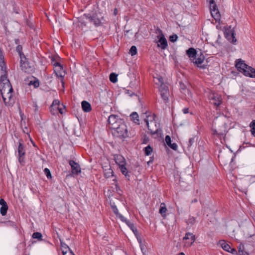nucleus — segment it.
Returning <instances> with one entry per match:
<instances>
[{"mask_svg":"<svg viewBox=\"0 0 255 255\" xmlns=\"http://www.w3.org/2000/svg\"><path fill=\"white\" fill-rule=\"evenodd\" d=\"M0 69L1 74L0 77V92L5 105L10 106L14 103L12 95L13 89L7 79L6 66L3 62L0 63Z\"/></svg>","mask_w":255,"mask_h":255,"instance_id":"f257e3e1","label":"nucleus"},{"mask_svg":"<svg viewBox=\"0 0 255 255\" xmlns=\"http://www.w3.org/2000/svg\"><path fill=\"white\" fill-rule=\"evenodd\" d=\"M113 134L120 138H126L127 137H131L134 135L135 132L134 130H131L128 132L127 127L125 124L124 121L121 122L119 126H117V128L113 129Z\"/></svg>","mask_w":255,"mask_h":255,"instance_id":"f03ea898","label":"nucleus"},{"mask_svg":"<svg viewBox=\"0 0 255 255\" xmlns=\"http://www.w3.org/2000/svg\"><path fill=\"white\" fill-rule=\"evenodd\" d=\"M142 117L150 133L154 134L157 133L159 128L157 126L156 123L154 120V116L150 115V113L146 112L143 114Z\"/></svg>","mask_w":255,"mask_h":255,"instance_id":"7ed1b4c3","label":"nucleus"},{"mask_svg":"<svg viewBox=\"0 0 255 255\" xmlns=\"http://www.w3.org/2000/svg\"><path fill=\"white\" fill-rule=\"evenodd\" d=\"M225 119L220 120V121L217 119L214 122L215 128L213 129V134L218 137L224 136L227 132V126L224 121Z\"/></svg>","mask_w":255,"mask_h":255,"instance_id":"20e7f679","label":"nucleus"},{"mask_svg":"<svg viewBox=\"0 0 255 255\" xmlns=\"http://www.w3.org/2000/svg\"><path fill=\"white\" fill-rule=\"evenodd\" d=\"M51 63L54 67V71L55 75L58 78H60L61 79V82L62 84H64V82L63 81V78L65 75V72L63 70V67L62 65L53 59H52Z\"/></svg>","mask_w":255,"mask_h":255,"instance_id":"39448f33","label":"nucleus"},{"mask_svg":"<svg viewBox=\"0 0 255 255\" xmlns=\"http://www.w3.org/2000/svg\"><path fill=\"white\" fill-rule=\"evenodd\" d=\"M123 121V120L117 115H112L110 116L108 119L110 128L113 129L115 127L117 128V126H119V124Z\"/></svg>","mask_w":255,"mask_h":255,"instance_id":"423d86ee","label":"nucleus"},{"mask_svg":"<svg viewBox=\"0 0 255 255\" xmlns=\"http://www.w3.org/2000/svg\"><path fill=\"white\" fill-rule=\"evenodd\" d=\"M209 99L211 104L217 107L221 105L222 100L220 95L214 92H211L209 94Z\"/></svg>","mask_w":255,"mask_h":255,"instance_id":"0eeeda50","label":"nucleus"},{"mask_svg":"<svg viewBox=\"0 0 255 255\" xmlns=\"http://www.w3.org/2000/svg\"><path fill=\"white\" fill-rule=\"evenodd\" d=\"M159 34L157 36L158 41L157 46L160 47L162 49H165L168 46L167 41L160 29H158Z\"/></svg>","mask_w":255,"mask_h":255,"instance_id":"6e6552de","label":"nucleus"},{"mask_svg":"<svg viewBox=\"0 0 255 255\" xmlns=\"http://www.w3.org/2000/svg\"><path fill=\"white\" fill-rule=\"evenodd\" d=\"M184 240V246L185 247H190L191 246L195 241V236L192 233H187L185 234Z\"/></svg>","mask_w":255,"mask_h":255,"instance_id":"1a4fd4ad","label":"nucleus"},{"mask_svg":"<svg viewBox=\"0 0 255 255\" xmlns=\"http://www.w3.org/2000/svg\"><path fill=\"white\" fill-rule=\"evenodd\" d=\"M159 91L160 95L165 103L168 102V97L169 96V92L168 86L166 85H162L159 87Z\"/></svg>","mask_w":255,"mask_h":255,"instance_id":"9d476101","label":"nucleus"},{"mask_svg":"<svg viewBox=\"0 0 255 255\" xmlns=\"http://www.w3.org/2000/svg\"><path fill=\"white\" fill-rule=\"evenodd\" d=\"M205 60V57L204 55L200 52V54H197V56L195 59H192V61L193 63L197 66L198 67L200 68L205 69L206 68V66L204 65H202Z\"/></svg>","mask_w":255,"mask_h":255,"instance_id":"9b49d317","label":"nucleus"},{"mask_svg":"<svg viewBox=\"0 0 255 255\" xmlns=\"http://www.w3.org/2000/svg\"><path fill=\"white\" fill-rule=\"evenodd\" d=\"M235 35V31L231 26L225 29V35L226 37L233 43L237 41Z\"/></svg>","mask_w":255,"mask_h":255,"instance_id":"f8f14e48","label":"nucleus"},{"mask_svg":"<svg viewBox=\"0 0 255 255\" xmlns=\"http://www.w3.org/2000/svg\"><path fill=\"white\" fill-rule=\"evenodd\" d=\"M20 66L21 69L25 72H28L29 69H30V67L29 66V63L25 55H23L22 57L20 58Z\"/></svg>","mask_w":255,"mask_h":255,"instance_id":"ddd939ff","label":"nucleus"},{"mask_svg":"<svg viewBox=\"0 0 255 255\" xmlns=\"http://www.w3.org/2000/svg\"><path fill=\"white\" fill-rule=\"evenodd\" d=\"M22 140H19L18 146V154L19 156V161L21 162L23 160V156L25 155L24 147L21 142Z\"/></svg>","mask_w":255,"mask_h":255,"instance_id":"4468645a","label":"nucleus"},{"mask_svg":"<svg viewBox=\"0 0 255 255\" xmlns=\"http://www.w3.org/2000/svg\"><path fill=\"white\" fill-rule=\"evenodd\" d=\"M60 102L58 100H54L50 107V111L53 112L52 111L58 110L59 112L62 114L64 113V110L60 108Z\"/></svg>","mask_w":255,"mask_h":255,"instance_id":"2eb2a0df","label":"nucleus"},{"mask_svg":"<svg viewBox=\"0 0 255 255\" xmlns=\"http://www.w3.org/2000/svg\"><path fill=\"white\" fill-rule=\"evenodd\" d=\"M69 163L71 167L72 173L78 174L81 172L80 166L77 163L72 160H70Z\"/></svg>","mask_w":255,"mask_h":255,"instance_id":"dca6fc26","label":"nucleus"},{"mask_svg":"<svg viewBox=\"0 0 255 255\" xmlns=\"http://www.w3.org/2000/svg\"><path fill=\"white\" fill-rule=\"evenodd\" d=\"M114 159L116 163L119 166L126 165L127 163L125 158L121 155L117 154L114 156Z\"/></svg>","mask_w":255,"mask_h":255,"instance_id":"f3484780","label":"nucleus"},{"mask_svg":"<svg viewBox=\"0 0 255 255\" xmlns=\"http://www.w3.org/2000/svg\"><path fill=\"white\" fill-rule=\"evenodd\" d=\"M243 73L246 76H249L252 78L255 77V69L248 65Z\"/></svg>","mask_w":255,"mask_h":255,"instance_id":"a211bd4d","label":"nucleus"},{"mask_svg":"<svg viewBox=\"0 0 255 255\" xmlns=\"http://www.w3.org/2000/svg\"><path fill=\"white\" fill-rule=\"evenodd\" d=\"M248 65L244 62V61L241 59L237 60L236 63V67L241 72H243Z\"/></svg>","mask_w":255,"mask_h":255,"instance_id":"6ab92c4d","label":"nucleus"},{"mask_svg":"<svg viewBox=\"0 0 255 255\" xmlns=\"http://www.w3.org/2000/svg\"><path fill=\"white\" fill-rule=\"evenodd\" d=\"M186 54L192 61V59H195L197 56V52L193 48H190L186 51Z\"/></svg>","mask_w":255,"mask_h":255,"instance_id":"aec40b11","label":"nucleus"},{"mask_svg":"<svg viewBox=\"0 0 255 255\" xmlns=\"http://www.w3.org/2000/svg\"><path fill=\"white\" fill-rule=\"evenodd\" d=\"M165 140L167 145L168 146H169L171 148L175 150L177 149V145L176 143H171V140L169 135H166L165 136Z\"/></svg>","mask_w":255,"mask_h":255,"instance_id":"412c9836","label":"nucleus"},{"mask_svg":"<svg viewBox=\"0 0 255 255\" xmlns=\"http://www.w3.org/2000/svg\"><path fill=\"white\" fill-rule=\"evenodd\" d=\"M104 173L105 177L106 178L114 177V172L110 166L107 167H106L104 169Z\"/></svg>","mask_w":255,"mask_h":255,"instance_id":"4be33fe9","label":"nucleus"},{"mask_svg":"<svg viewBox=\"0 0 255 255\" xmlns=\"http://www.w3.org/2000/svg\"><path fill=\"white\" fill-rule=\"evenodd\" d=\"M82 108L85 112H89L91 111L92 108L89 103L86 101H83L82 103Z\"/></svg>","mask_w":255,"mask_h":255,"instance_id":"5701e85b","label":"nucleus"},{"mask_svg":"<svg viewBox=\"0 0 255 255\" xmlns=\"http://www.w3.org/2000/svg\"><path fill=\"white\" fill-rule=\"evenodd\" d=\"M212 17L215 19L216 21H219L220 20L221 15L219 10H214L210 11Z\"/></svg>","mask_w":255,"mask_h":255,"instance_id":"b1692460","label":"nucleus"},{"mask_svg":"<svg viewBox=\"0 0 255 255\" xmlns=\"http://www.w3.org/2000/svg\"><path fill=\"white\" fill-rule=\"evenodd\" d=\"M219 244L222 249L227 252H229V250L231 249L230 246L224 240L220 241L219 242Z\"/></svg>","mask_w":255,"mask_h":255,"instance_id":"393cba45","label":"nucleus"},{"mask_svg":"<svg viewBox=\"0 0 255 255\" xmlns=\"http://www.w3.org/2000/svg\"><path fill=\"white\" fill-rule=\"evenodd\" d=\"M167 211V209L166 207V205L165 203H162L160 204V209H159V213L163 217H165L166 212Z\"/></svg>","mask_w":255,"mask_h":255,"instance_id":"a878e982","label":"nucleus"},{"mask_svg":"<svg viewBox=\"0 0 255 255\" xmlns=\"http://www.w3.org/2000/svg\"><path fill=\"white\" fill-rule=\"evenodd\" d=\"M131 120L137 124H139L138 115L136 112H133L130 116Z\"/></svg>","mask_w":255,"mask_h":255,"instance_id":"bb28decb","label":"nucleus"},{"mask_svg":"<svg viewBox=\"0 0 255 255\" xmlns=\"http://www.w3.org/2000/svg\"><path fill=\"white\" fill-rule=\"evenodd\" d=\"M154 82L156 85H158L160 86L162 85H166V84H164L163 82V79L162 77L159 76L156 78H154Z\"/></svg>","mask_w":255,"mask_h":255,"instance_id":"cd10ccee","label":"nucleus"},{"mask_svg":"<svg viewBox=\"0 0 255 255\" xmlns=\"http://www.w3.org/2000/svg\"><path fill=\"white\" fill-rule=\"evenodd\" d=\"M119 168L122 174L125 176L126 177H129V175L128 174V169L126 168V165H122L119 166Z\"/></svg>","mask_w":255,"mask_h":255,"instance_id":"c85d7f7f","label":"nucleus"},{"mask_svg":"<svg viewBox=\"0 0 255 255\" xmlns=\"http://www.w3.org/2000/svg\"><path fill=\"white\" fill-rule=\"evenodd\" d=\"M88 18L89 19L90 21L93 22L96 26H99L100 23V20L98 18H96L94 16H89Z\"/></svg>","mask_w":255,"mask_h":255,"instance_id":"c756f323","label":"nucleus"},{"mask_svg":"<svg viewBox=\"0 0 255 255\" xmlns=\"http://www.w3.org/2000/svg\"><path fill=\"white\" fill-rule=\"evenodd\" d=\"M210 3V11L214 10H218L217 6L214 1V0H207Z\"/></svg>","mask_w":255,"mask_h":255,"instance_id":"7c9ffc66","label":"nucleus"},{"mask_svg":"<svg viewBox=\"0 0 255 255\" xmlns=\"http://www.w3.org/2000/svg\"><path fill=\"white\" fill-rule=\"evenodd\" d=\"M129 228L132 230V231L133 232L135 235H136L137 234V230L136 228V227L134 226L133 224L131 223L129 221L128 222H127V223L126 224Z\"/></svg>","mask_w":255,"mask_h":255,"instance_id":"2f4dec72","label":"nucleus"},{"mask_svg":"<svg viewBox=\"0 0 255 255\" xmlns=\"http://www.w3.org/2000/svg\"><path fill=\"white\" fill-rule=\"evenodd\" d=\"M182 93L185 95L186 98H190L192 97L191 92L188 89H182Z\"/></svg>","mask_w":255,"mask_h":255,"instance_id":"473e14b6","label":"nucleus"},{"mask_svg":"<svg viewBox=\"0 0 255 255\" xmlns=\"http://www.w3.org/2000/svg\"><path fill=\"white\" fill-rule=\"evenodd\" d=\"M33 239H36L38 241L42 240V234L39 232H35L32 234V236Z\"/></svg>","mask_w":255,"mask_h":255,"instance_id":"72a5a7b5","label":"nucleus"},{"mask_svg":"<svg viewBox=\"0 0 255 255\" xmlns=\"http://www.w3.org/2000/svg\"><path fill=\"white\" fill-rule=\"evenodd\" d=\"M110 80L112 83H116L117 82V75L114 73H112L110 75Z\"/></svg>","mask_w":255,"mask_h":255,"instance_id":"f704fd0d","label":"nucleus"},{"mask_svg":"<svg viewBox=\"0 0 255 255\" xmlns=\"http://www.w3.org/2000/svg\"><path fill=\"white\" fill-rule=\"evenodd\" d=\"M16 51L18 52L20 58H21L23 55H24L22 52V47L21 45H17L16 48Z\"/></svg>","mask_w":255,"mask_h":255,"instance_id":"c9c22d12","label":"nucleus"},{"mask_svg":"<svg viewBox=\"0 0 255 255\" xmlns=\"http://www.w3.org/2000/svg\"><path fill=\"white\" fill-rule=\"evenodd\" d=\"M8 210L7 206H1L0 209V214L2 216H5Z\"/></svg>","mask_w":255,"mask_h":255,"instance_id":"e433bc0d","label":"nucleus"},{"mask_svg":"<svg viewBox=\"0 0 255 255\" xmlns=\"http://www.w3.org/2000/svg\"><path fill=\"white\" fill-rule=\"evenodd\" d=\"M144 152L146 155H149L152 152V148L150 145H148L145 147Z\"/></svg>","mask_w":255,"mask_h":255,"instance_id":"4c0bfd02","label":"nucleus"},{"mask_svg":"<svg viewBox=\"0 0 255 255\" xmlns=\"http://www.w3.org/2000/svg\"><path fill=\"white\" fill-rule=\"evenodd\" d=\"M129 53L132 56L135 55L137 53V49L136 46H132L130 49Z\"/></svg>","mask_w":255,"mask_h":255,"instance_id":"58836bf2","label":"nucleus"},{"mask_svg":"<svg viewBox=\"0 0 255 255\" xmlns=\"http://www.w3.org/2000/svg\"><path fill=\"white\" fill-rule=\"evenodd\" d=\"M242 248H243V246L242 247L241 246H240L238 248L239 255H249V254L247 252L244 251Z\"/></svg>","mask_w":255,"mask_h":255,"instance_id":"ea45409f","label":"nucleus"},{"mask_svg":"<svg viewBox=\"0 0 255 255\" xmlns=\"http://www.w3.org/2000/svg\"><path fill=\"white\" fill-rule=\"evenodd\" d=\"M186 223L188 225H193L195 223V218L193 217H190Z\"/></svg>","mask_w":255,"mask_h":255,"instance_id":"a19ab883","label":"nucleus"},{"mask_svg":"<svg viewBox=\"0 0 255 255\" xmlns=\"http://www.w3.org/2000/svg\"><path fill=\"white\" fill-rule=\"evenodd\" d=\"M44 172L48 178H51V174L49 169L45 168L44 169Z\"/></svg>","mask_w":255,"mask_h":255,"instance_id":"79ce46f5","label":"nucleus"},{"mask_svg":"<svg viewBox=\"0 0 255 255\" xmlns=\"http://www.w3.org/2000/svg\"><path fill=\"white\" fill-rule=\"evenodd\" d=\"M178 36L176 34H173L169 37V40L171 42H175L177 40Z\"/></svg>","mask_w":255,"mask_h":255,"instance_id":"37998d69","label":"nucleus"},{"mask_svg":"<svg viewBox=\"0 0 255 255\" xmlns=\"http://www.w3.org/2000/svg\"><path fill=\"white\" fill-rule=\"evenodd\" d=\"M118 217H119L120 220L124 222H125L126 224L127 223V222H128L129 221L127 220L122 215H121V214H119L118 216H117Z\"/></svg>","mask_w":255,"mask_h":255,"instance_id":"c03bdc74","label":"nucleus"},{"mask_svg":"<svg viewBox=\"0 0 255 255\" xmlns=\"http://www.w3.org/2000/svg\"><path fill=\"white\" fill-rule=\"evenodd\" d=\"M112 208L113 212L117 215V216L120 214L118 209L116 206H112Z\"/></svg>","mask_w":255,"mask_h":255,"instance_id":"a18cd8bd","label":"nucleus"},{"mask_svg":"<svg viewBox=\"0 0 255 255\" xmlns=\"http://www.w3.org/2000/svg\"><path fill=\"white\" fill-rule=\"evenodd\" d=\"M30 84L33 85L35 88L38 87L39 86V83L38 81L34 82L31 81Z\"/></svg>","mask_w":255,"mask_h":255,"instance_id":"49530a36","label":"nucleus"},{"mask_svg":"<svg viewBox=\"0 0 255 255\" xmlns=\"http://www.w3.org/2000/svg\"><path fill=\"white\" fill-rule=\"evenodd\" d=\"M62 254H64V252H67L68 251H70L71 249L69 248L68 246L67 245H65V248H62Z\"/></svg>","mask_w":255,"mask_h":255,"instance_id":"de8ad7c7","label":"nucleus"},{"mask_svg":"<svg viewBox=\"0 0 255 255\" xmlns=\"http://www.w3.org/2000/svg\"><path fill=\"white\" fill-rule=\"evenodd\" d=\"M63 255H75L71 250L68 251L67 252H64Z\"/></svg>","mask_w":255,"mask_h":255,"instance_id":"09e8293b","label":"nucleus"},{"mask_svg":"<svg viewBox=\"0 0 255 255\" xmlns=\"http://www.w3.org/2000/svg\"><path fill=\"white\" fill-rule=\"evenodd\" d=\"M0 205H1V206H7L6 202L3 199H0Z\"/></svg>","mask_w":255,"mask_h":255,"instance_id":"8fccbe9b","label":"nucleus"},{"mask_svg":"<svg viewBox=\"0 0 255 255\" xmlns=\"http://www.w3.org/2000/svg\"><path fill=\"white\" fill-rule=\"evenodd\" d=\"M250 127L252 128V129L255 128V120L253 121L250 124Z\"/></svg>","mask_w":255,"mask_h":255,"instance_id":"3c124183","label":"nucleus"},{"mask_svg":"<svg viewBox=\"0 0 255 255\" xmlns=\"http://www.w3.org/2000/svg\"><path fill=\"white\" fill-rule=\"evenodd\" d=\"M229 253H232L233 254H237V251L236 249H234V248H231V249L229 250Z\"/></svg>","mask_w":255,"mask_h":255,"instance_id":"603ef678","label":"nucleus"},{"mask_svg":"<svg viewBox=\"0 0 255 255\" xmlns=\"http://www.w3.org/2000/svg\"><path fill=\"white\" fill-rule=\"evenodd\" d=\"M182 111L184 114H187L189 113V109L187 108H185L182 110Z\"/></svg>","mask_w":255,"mask_h":255,"instance_id":"864d4df0","label":"nucleus"},{"mask_svg":"<svg viewBox=\"0 0 255 255\" xmlns=\"http://www.w3.org/2000/svg\"><path fill=\"white\" fill-rule=\"evenodd\" d=\"M198 202V199L197 198H195L191 201V203H194Z\"/></svg>","mask_w":255,"mask_h":255,"instance_id":"5fc2aeb1","label":"nucleus"},{"mask_svg":"<svg viewBox=\"0 0 255 255\" xmlns=\"http://www.w3.org/2000/svg\"><path fill=\"white\" fill-rule=\"evenodd\" d=\"M26 244L25 242H23L22 243L20 244L19 246H22V247H24Z\"/></svg>","mask_w":255,"mask_h":255,"instance_id":"6e6d98bb","label":"nucleus"},{"mask_svg":"<svg viewBox=\"0 0 255 255\" xmlns=\"http://www.w3.org/2000/svg\"><path fill=\"white\" fill-rule=\"evenodd\" d=\"M252 133L255 136V128H253V130H251Z\"/></svg>","mask_w":255,"mask_h":255,"instance_id":"4d7b16f0","label":"nucleus"},{"mask_svg":"<svg viewBox=\"0 0 255 255\" xmlns=\"http://www.w3.org/2000/svg\"><path fill=\"white\" fill-rule=\"evenodd\" d=\"M182 89H186L184 85H183V86L181 87V92L182 93Z\"/></svg>","mask_w":255,"mask_h":255,"instance_id":"13d9d810","label":"nucleus"},{"mask_svg":"<svg viewBox=\"0 0 255 255\" xmlns=\"http://www.w3.org/2000/svg\"><path fill=\"white\" fill-rule=\"evenodd\" d=\"M65 245H66L65 244H64V245L62 244L61 245V249L62 248H65Z\"/></svg>","mask_w":255,"mask_h":255,"instance_id":"bf43d9fd","label":"nucleus"},{"mask_svg":"<svg viewBox=\"0 0 255 255\" xmlns=\"http://www.w3.org/2000/svg\"><path fill=\"white\" fill-rule=\"evenodd\" d=\"M178 255H185L184 253H180Z\"/></svg>","mask_w":255,"mask_h":255,"instance_id":"052dcab7","label":"nucleus"},{"mask_svg":"<svg viewBox=\"0 0 255 255\" xmlns=\"http://www.w3.org/2000/svg\"><path fill=\"white\" fill-rule=\"evenodd\" d=\"M140 248H141V251H142L143 250V247H142L141 245H140Z\"/></svg>","mask_w":255,"mask_h":255,"instance_id":"680f3d73","label":"nucleus"},{"mask_svg":"<svg viewBox=\"0 0 255 255\" xmlns=\"http://www.w3.org/2000/svg\"><path fill=\"white\" fill-rule=\"evenodd\" d=\"M114 13H115V15H116V14H117V9H116V8H115V12H114Z\"/></svg>","mask_w":255,"mask_h":255,"instance_id":"e2e57ef3","label":"nucleus"},{"mask_svg":"<svg viewBox=\"0 0 255 255\" xmlns=\"http://www.w3.org/2000/svg\"><path fill=\"white\" fill-rule=\"evenodd\" d=\"M113 181H115V182H116V178L115 177L114 179H113Z\"/></svg>","mask_w":255,"mask_h":255,"instance_id":"0e129e2a","label":"nucleus"}]
</instances>
